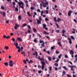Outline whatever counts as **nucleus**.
I'll list each match as a JSON object with an SVG mask.
<instances>
[{"mask_svg":"<svg viewBox=\"0 0 77 77\" xmlns=\"http://www.w3.org/2000/svg\"><path fill=\"white\" fill-rule=\"evenodd\" d=\"M15 11H18V9L16 7L15 8Z\"/></svg>","mask_w":77,"mask_h":77,"instance_id":"34","label":"nucleus"},{"mask_svg":"<svg viewBox=\"0 0 77 77\" xmlns=\"http://www.w3.org/2000/svg\"><path fill=\"white\" fill-rule=\"evenodd\" d=\"M57 26V28H60V26H58V24H57L56 23V24Z\"/></svg>","mask_w":77,"mask_h":77,"instance_id":"47","label":"nucleus"},{"mask_svg":"<svg viewBox=\"0 0 77 77\" xmlns=\"http://www.w3.org/2000/svg\"><path fill=\"white\" fill-rule=\"evenodd\" d=\"M28 33H30V30L29 29H28Z\"/></svg>","mask_w":77,"mask_h":77,"instance_id":"58","label":"nucleus"},{"mask_svg":"<svg viewBox=\"0 0 77 77\" xmlns=\"http://www.w3.org/2000/svg\"><path fill=\"white\" fill-rule=\"evenodd\" d=\"M9 66L11 67H12L14 66V64H15V62L13 63V61L12 60H10L9 62Z\"/></svg>","mask_w":77,"mask_h":77,"instance_id":"3","label":"nucleus"},{"mask_svg":"<svg viewBox=\"0 0 77 77\" xmlns=\"http://www.w3.org/2000/svg\"><path fill=\"white\" fill-rule=\"evenodd\" d=\"M39 19L40 21H41V16L39 17Z\"/></svg>","mask_w":77,"mask_h":77,"instance_id":"64","label":"nucleus"},{"mask_svg":"<svg viewBox=\"0 0 77 77\" xmlns=\"http://www.w3.org/2000/svg\"><path fill=\"white\" fill-rule=\"evenodd\" d=\"M49 70L50 71H51V70H52V66H50L49 68Z\"/></svg>","mask_w":77,"mask_h":77,"instance_id":"29","label":"nucleus"},{"mask_svg":"<svg viewBox=\"0 0 77 77\" xmlns=\"http://www.w3.org/2000/svg\"><path fill=\"white\" fill-rule=\"evenodd\" d=\"M18 4L19 5V6H20V8H22V9L24 10V3L22 1H20V2H18Z\"/></svg>","mask_w":77,"mask_h":77,"instance_id":"2","label":"nucleus"},{"mask_svg":"<svg viewBox=\"0 0 77 77\" xmlns=\"http://www.w3.org/2000/svg\"><path fill=\"white\" fill-rule=\"evenodd\" d=\"M54 21H55V22H56H56H57V20H56V17H55L54 18Z\"/></svg>","mask_w":77,"mask_h":77,"instance_id":"19","label":"nucleus"},{"mask_svg":"<svg viewBox=\"0 0 77 77\" xmlns=\"http://www.w3.org/2000/svg\"><path fill=\"white\" fill-rule=\"evenodd\" d=\"M48 59L49 61H50L51 62V57H48Z\"/></svg>","mask_w":77,"mask_h":77,"instance_id":"14","label":"nucleus"},{"mask_svg":"<svg viewBox=\"0 0 77 77\" xmlns=\"http://www.w3.org/2000/svg\"><path fill=\"white\" fill-rule=\"evenodd\" d=\"M60 53V52H59L58 51H56L55 53H56V54H59Z\"/></svg>","mask_w":77,"mask_h":77,"instance_id":"38","label":"nucleus"},{"mask_svg":"<svg viewBox=\"0 0 77 77\" xmlns=\"http://www.w3.org/2000/svg\"><path fill=\"white\" fill-rule=\"evenodd\" d=\"M65 33V30H62V34H64V33Z\"/></svg>","mask_w":77,"mask_h":77,"instance_id":"27","label":"nucleus"},{"mask_svg":"<svg viewBox=\"0 0 77 77\" xmlns=\"http://www.w3.org/2000/svg\"><path fill=\"white\" fill-rule=\"evenodd\" d=\"M33 30L34 32H36V28H33Z\"/></svg>","mask_w":77,"mask_h":77,"instance_id":"23","label":"nucleus"},{"mask_svg":"<svg viewBox=\"0 0 77 77\" xmlns=\"http://www.w3.org/2000/svg\"><path fill=\"white\" fill-rule=\"evenodd\" d=\"M41 63L42 64V66H40L39 65L38 66V68H39V67H40V68H41L42 70H43L44 69V68L45 67V63L44 61H42L41 62Z\"/></svg>","mask_w":77,"mask_h":77,"instance_id":"1","label":"nucleus"},{"mask_svg":"<svg viewBox=\"0 0 77 77\" xmlns=\"http://www.w3.org/2000/svg\"><path fill=\"white\" fill-rule=\"evenodd\" d=\"M9 20H8L6 21V23H7V24H9Z\"/></svg>","mask_w":77,"mask_h":77,"instance_id":"56","label":"nucleus"},{"mask_svg":"<svg viewBox=\"0 0 77 77\" xmlns=\"http://www.w3.org/2000/svg\"><path fill=\"white\" fill-rule=\"evenodd\" d=\"M38 12H41V11L40 10V9H38L37 10Z\"/></svg>","mask_w":77,"mask_h":77,"instance_id":"59","label":"nucleus"},{"mask_svg":"<svg viewBox=\"0 0 77 77\" xmlns=\"http://www.w3.org/2000/svg\"><path fill=\"white\" fill-rule=\"evenodd\" d=\"M49 19H48V18H45V21H49Z\"/></svg>","mask_w":77,"mask_h":77,"instance_id":"42","label":"nucleus"},{"mask_svg":"<svg viewBox=\"0 0 77 77\" xmlns=\"http://www.w3.org/2000/svg\"><path fill=\"white\" fill-rule=\"evenodd\" d=\"M47 5H45V4H44L43 5V7H44V8H46V7H47Z\"/></svg>","mask_w":77,"mask_h":77,"instance_id":"50","label":"nucleus"},{"mask_svg":"<svg viewBox=\"0 0 77 77\" xmlns=\"http://www.w3.org/2000/svg\"><path fill=\"white\" fill-rule=\"evenodd\" d=\"M66 72H65L64 71H63V75H65V74H66Z\"/></svg>","mask_w":77,"mask_h":77,"instance_id":"40","label":"nucleus"},{"mask_svg":"<svg viewBox=\"0 0 77 77\" xmlns=\"http://www.w3.org/2000/svg\"><path fill=\"white\" fill-rule=\"evenodd\" d=\"M17 27H19V26H18V25L17 24H15V26Z\"/></svg>","mask_w":77,"mask_h":77,"instance_id":"57","label":"nucleus"},{"mask_svg":"<svg viewBox=\"0 0 77 77\" xmlns=\"http://www.w3.org/2000/svg\"><path fill=\"white\" fill-rule=\"evenodd\" d=\"M68 66L69 67H70V68H73V66H72L69 65Z\"/></svg>","mask_w":77,"mask_h":77,"instance_id":"49","label":"nucleus"},{"mask_svg":"<svg viewBox=\"0 0 77 77\" xmlns=\"http://www.w3.org/2000/svg\"><path fill=\"white\" fill-rule=\"evenodd\" d=\"M48 14V10H46V14Z\"/></svg>","mask_w":77,"mask_h":77,"instance_id":"52","label":"nucleus"},{"mask_svg":"<svg viewBox=\"0 0 77 77\" xmlns=\"http://www.w3.org/2000/svg\"><path fill=\"white\" fill-rule=\"evenodd\" d=\"M1 8L2 9V10H4V9H5V8H4V7H3V6H2L1 7Z\"/></svg>","mask_w":77,"mask_h":77,"instance_id":"43","label":"nucleus"},{"mask_svg":"<svg viewBox=\"0 0 77 77\" xmlns=\"http://www.w3.org/2000/svg\"><path fill=\"white\" fill-rule=\"evenodd\" d=\"M35 54H36V57H35V58H36L37 57V56H38V52L37 51H35Z\"/></svg>","mask_w":77,"mask_h":77,"instance_id":"12","label":"nucleus"},{"mask_svg":"<svg viewBox=\"0 0 77 77\" xmlns=\"http://www.w3.org/2000/svg\"><path fill=\"white\" fill-rule=\"evenodd\" d=\"M57 60L55 61V62H59V59L58 58H57Z\"/></svg>","mask_w":77,"mask_h":77,"instance_id":"32","label":"nucleus"},{"mask_svg":"<svg viewBox=\"0 0 77 77\" xmlns=\"http://www.w3.org/2000/svg\"><path fill=\"white\" fill-rule=\"evenodd\" d=\"M61 57H62V54H60V55L58 56L59 59H61Z\"/></svg>","mask_w":77,"mask_h":77,"instance_id":"30","label":"nucleus"},{"mask_svg":"<svg viewBox=\"0 0 77 77\" xmlns=\"http://www.w3.org/2000/svg\"><path fill=\"white\" fill-rule=\"evenodd\" d=\"M55 48V46H52L51 47V50H54V49Z\"/></svg>","mask_w":77,"mask_h":77,"instance_id":"17","label":"nucleus"},{"mask_svg":"<svg viewBox=\"0 0 77 77\" xmlns=\"http://www.w3.org/2000/svg\"><path fill=\"white\" fill-rule=\"evenodd\" d=\"M15 46L16 48H18V50L17 51L18 52H20L21 51H20V46H18V43H16Z\"/></svg>","mask_w":77,"mask_h":77,"instance_id":"4","label":"nucleus"},{"mask_svg":"<svg viewBox=\"0 0 77 77\" xmlns=\"http://www.w3.org/2000/svg\"><path fill=\"white\" fill-rule=\"evenodd\" d=\"M6 15V13L5 12H3V17H5Z\"/></svg>","mask_w":77,"mask_h":77,"instance_id":"26","label":"nucleus"},{"mask_svg":"<svg viewBox=\"0 0 77 77\" xmlns=\"http://www.w3.org/2000/svg\"><path fill=\"white\" fill-rule=\"evenodd\" d=\"M45 44V43H44V42H43V44H42L41 45H42V47H44Z\"/></svg>","mask_w":77,"mask_h":77,"instance_id":"36","label":"nucleus"},{"mask_svg":"<svg viewBox=\"0 0 77 77\" xmlns=\"http://www.w3.org/2000/svg\"><path fill=\"white\" fill-rule=\"evenodd\" d=\"M21 54H24V55H25V54H26V53H25V52H24L23 51V52H22L21 53Z\"/></svg>","mask_w":77,"mask_h":77,"instance_id":"48","label":"nucleus"},{"mask_svg":"<svg viewBox=\"0 0 77 77\" xmlns=\"http://www.w3.org/2000/svg\"><path fill=\"white\" fill-rule=\"evenodd\" d=\"M25 3L26 4H28V1H25Z\"/></svg>","mask_w":77,"mask_h":77,"instance_id":"62","label":"nucleus"},{"mask_svg":"<svg viewBox=\"0 0 77 77\" xmlns=\"http://www.w3.org/2000/svg\"><path fill=\"white\" fill-rule=\"evenodd\" d=\"M27 27L29 28V29H31V27H30V25H28Z\"/></svg>","mask_w":77,"mask_h":77,"instance_id":"63","label":"nucleus"},{"mask_svg":"<svg viewBox=\"0 0 77 77\" xmlns=\"http://www.w3.org/2000/svg\"><path fill=\"white\" fill-rule=\"evenodd\" d=\"M37 59H39L40 60H41H41H42V58H40V56H39L37 58Z\"/></svg>","mask_w":77,"mask_h":77,"instance_id":"21","label":"nucleus"},{"mask_svg":"<svg viewBox=\"0 0 77 77\" xmlns=\"http://www.w3.org/2000/svg\"><path fill=\"white\" fill-rule=\"evenodd\" d=\"M64 57L65 58H66L67 59V58H68V55H66L64 56Z\"/></svg>","mask_w":77,"mask_h":77,"instance_id":"35","label":"nucleus"},{"mask_svg":"<svg viewBox=\"0 0 77 77\" xmlns=\"http://www.w3.org/2000/svg\"><path fill=\"white\" fill-rule=\"evenodd\" d=\"M29 39H32V35H30L29 36Z\"/></svg>","mask_w":77,"mask_h":77,"instance_id":"24","label":"nucleus"},{"mask_svg":"<svg viewBox=\"0 0 77 77\" xmlns=\"http://www.w3.org/2000/svg\"><path fill=\"white\" fill-rule=\"evenodd\" d=\"M37 34L38 35L39 38H41V35H40V34H38V33H37Z\"/></svg>","mask_w":77,"mask_h":77,"instance_id":"45","label":"nucleus"},{"mask_svg":"<svg viewBox=\"0 0 77 77\" xmlns=\"http://www.w3.org/2000/svg\"><path fill=\"white\" fill-rule=\"evenodd\" d=\"M23 50V47H21L20 48V50Z\"/></svg>","mask_w":77,"mask_h":77,"instance_id":"60","label":"nucleus"},{"mask_svg":"<svg viewBox=\"0 0 77 77\" xmlns=\"http://www.w3.org/2000/svg\"><path fill=\"white\" fill-rule=\"evenodd\" d=\"M58 45L60 47H62V45L61 44V43L60 42H58Z\"/></svg>","mask_w":77,"mask_h":77,"instance_id":"8","label":"nucleus"},{"mask_svg":"<svg viewBox=\"0 0 77 77\" xmlns=\"http://www.w3.org/2000/svg\"><path fill=\"white\" fill-rule=\"evenodd\" d=\"M5 48L6 50H8V49H9V47H8L5 46Z\"/></svg>","mask_w":77,"mask_h":77,"instance_id":"51","label":"nucleus"},{"mask_svg":"<svg viewBox=\"0 0 77 77\" xmlns=\"http://www.w3.org/2000/svg\"><path fill=\"white\" fill-rule=\"evenodd\" d=\"M9 38H10L9 36H6V39H9Z\"/></svg>","mask_w":77,"mask_h":77,"instance_id":"46","label":"nucleus"},{"mask_svg":"<svg viewBox=\"0 0 77 77\" xmlns=\"http://www.w3.org/2000/svg\"><path fill=\"white\" fill-rule=\"evenodd\" d=\"M27 26V24L26 23H24L23 24L22 27H25V26Z\"/></svg>","mask_w":77,"mask_h":77,"instance_id":"16","label":"nucleus"},{"mask_svg":"<svg viewBox=\"0 0 77 77\" xmlns=\"http://www.w3.org/2000/svg\"><path fill=\"white\" fill-rule=\"evenodd\" d=\"M27 15H29V16L30 17H31V15H30V14H29V12H27Z\"/></svg>","mask_w":77,"mask_h":77,"instance_id":"61","label":"nucleus"},{"mask_svg":"<svg viewBox=\"0 0 77 77\" xmlns=\"http://www.w3.org/2000/svg\"><path fill=\"white\" fill-rule=\"evenodd\" d=\"M42 26H43V28L44 29L46 27V26H47V25L45 24H43L42 25Z\"/></svg>","mask_w":77,"mask_h":77,"instance_id":"13","label":"nucleus"},{"mask_svg":"<svg viewBox=\"0 0 77 77\" xmlns=\"http://www.w3.org/2000/svg\"><path fill=\"white\" fill-rule=\"evenodd\" d=\"M55 66H58V64L57 63H55L54 64Z\"/></svg>","mask_w":77,"mask_h":77,"instance_id":"31","label":"nucleus"},{"mask_svg":"<svg viewBox=\"0 0 77 77\" xmlns=\"http://www.w3.org/2000/svg\"><path fill=\"white\" fill-rule=\"evenodd\" d=\"M12 40L13 42H14L15 41V39L14 38H13L12 39Z\"/></svg>","mask_w":77,"mask_h":77,"instance_id":"37","label":"nucleus"},{"mask_svg":"<svg viewBox=\"0 0 77 77\" xmlns=\"http://www.w3.org/2000/svg\"><path fill=\"white\" fill-rule=\"evenodd\" d=\"M71 38H72V39H73V40H75V38L73 36H71L70 37Z\"/></svg>","mask_w":77,"mask_h":77,"instance_id":"20","label":"nucleus"},{"mask_svg":"<svg viewBox=\"0 0 77 77\" xmlns=\"http://www.w3.org/2000/svg\"><path fill=\"white\" fill-rule=\"evenodd\" d=\"M4 64L5 65V66H8L9 65L8 63H7V62H5V63H4Z\"/></svg>","mask_w":77,"mask_h":77,"instance_id":"11","label":"nucleus"},{"mask_svg":"<svg viewBox=\"0 0 77 77\" xmlns=\"http://www.w3.org/2000/svg\"><path fill=\"white\" fill-rule=\"evenodd\" d=\"M39 42L40 43H43V42H44L43 41H41V40H40L39 41Z\"/></svg>","mask_w":77,"mask_h":77,"instance_id":"55","label":"nucleus"},{"mask_svg":"<svg viewBox=\"0 0 77 77\" xmlns=\"http://www.w3.org/2000/svg\"><path fill=\"white\" fill-rule=\"evenodd\" d=\"M23 63H25V64H26V60H23Z\"/></svg>","mask_w":77,"mask_h":77,"instance_id":"54","label":"nucleus"},{"mask_svg":"<svg viewBox=\"0 0 77 77\" xmlns=\"http://www.w3.org/2000/svg\"><path fill=\"white\" fill-rule=\"evenodd\" d=\"M30 9L32 11H33V10L34 9V8H33V7H31L30 8Z\"/></svg>","mask_w":77,"mask_h":77,"instance_id":"39","label":"nucleus"},{"mask_svg":"<svg viewBox=\"0 0 77 77\" xmlns=\"http://www.w3.org/2000/svg\"><path fill=\"white\" fill-rule=\"evenodd\" d=\"M33 63V62L32 60H30V61L28 62V63Z\"/></svg>","mask_w":77,"mask_h":77,"instance_id":"28","label":"nucleus"},{"mask_svg":"<svg viewBox=\"0 0 77 77\" xmlns=\"http://www.w3.org/2000/svg\"><path fill=\"white\" fill-rule=\"evenodd\" d=\"M68 40L69 41V44H72V42L71 41V39L70 38H68Z\"/></svg>","mask_w":77,"mask_h":77,"instance_id":"6","label":"nucleus"},{"mask_svg":"<svg viewBox=\"0 0 77 77\" xmlns=\"http://www.w3.org/2000/svg\"><path fill=\"white\" fill-rule=\"evenodd\" d=\"M18 19L19 20H21V16H18Z\"/></svg>","mask_w":77,"mask_h":77,"instance_id":"25","label":"nucleus"},{"mask_svg":"<svg viewBox=\"0 0 77 77\" xmlns=\"http://www.w3.org/2000/svg\"><path fill=\"white\" fill-rule=\"evenodd\" d=\"M63 68H64V69H65V70H68V69H67V68H66V67L65 66H63Z\"/></svg>","mask_w":77,"mask_h":77,"instance_id":"18","label":"nucleus"},{"mask_svg":"<svg viewBox=\"0 0 77 77\" xmlns=\"http://www.w3.org/2000/svg\"><path fill=\"white\" fill-rule=\"evenodd\" d=\"M72 11H69L68 14V15L69 17L71 16V13H72Z\"/></svg>","mask_w":77,"mask_h":77,"instance_id":"5","label":"nucleus"},{"mask_svg":"<svg viewBox=\"0 0 77 77\" xmlns=\"http://www.w3.org/2000/svg\"><path fill=\"white\" fill-rule=\"evenodd\" d=\"M60 20H61V19H60L58 18L57 20V22H59V21H60Z\"/></svg>","mask_w":77,"mask_h":77,"instance_id":"33","label":"nucleus"},{"mask_svg":"<svg viewBox=\"0 0 77 77\" xmlns=\"http://www.w3.org/2000/svg\"><path fill=\"white\" fill-rule=\"evenodd\" d=\"M17 40L20 42H21V41H22V39L20 38V37H17Z\"/></svg>","mask_w":77,"mask_h":77,"instance_id":"7","label":"nucleus"},{"mask_svg":"<svg viewBox=\"0 0 77 77\" xmlns=\"http://www.w3.org/2000/svg\"><path fill=\"white\" fill-rule=\"evenodd\" d=\"M67 77H71V75H69L68 74H67Z\"/></svg>","mask_w":77,"mask_h":77,"instance_id":"53","label":"nucleus"},{"mask_svg":"<svg viewBox=\"0 0 77 77\" xmlns=\"http://www.w3.org/2000/svg\"><path fill=\"white\" fill-rule=\"evenodd\" d=\"M41 21H40V20H39L38 21H37V24H41Z\"/></svg>","mask_w":77,"mask_h":77,"instance_id":"22","label":"nucleus"},{"mask_svg":"<svg viewBox=\"0 0 77 77\" xmlns=\"http://www.w3.org/2000/svg\"><path fill=\"white\" fill-rule=\"evenodd\" d=\"M45 62L46 64H48V61L46 60H45Z\"/></svg>","mask_w":77,"mask_h":77,"instance_id":"41","label":"nucleus"},{"mask_svg":"<svg viewBox=\"0 0 77 77\" xmlns=\"http://www.w3.org/2000/svg\"><path fill=\"white\" fill-rule=\"evenodd\" d=\"M52 59L53 60H55V59H56V58H55V57L53 56L52 57Z\"/></svg>","mask_w":77,"mask_h":77,"instance_id":"44","label":"nucleus"},{"mask_svg":"<svg viewBox=\"0 0 77 77\" xmlns=\"http://www.w3.org/2000/svg\"><path fill=\"white\" fill-rule=\"evenodd\" d=\"M44 33L45 35H49V33L45 31H44Z\"/></svg>","mask_w":77,"mask_h":77,"instance_id":"15","label":"nucleus"},{"mask_svg":"<svg viewBox=\"0 0 77 77\" xmlns=\"http://www.w3.org/2000/svg\"><path fill=\"white\" fill-rule=\"evenodd\" d=\"M70 54L71 55L74 54V51L71 50L70 52Z\"/></svg>","mask_w":77,"mask_h":77,"instance_id":"9","label":"nucleus"},{"mask_svg":"<svg viewBox=\"0 0 77 77\" xmlns=\"http://www.w3.org/2000/svg\"><path fill=\"white\" fill-rule=\"evenodd\" d=\"M12 4L13 5V6L14 8H15V5H16L15 2H13L12 3Z\"/></svg>","mask_w":77,"mask_h":77,"instance_id":"10","label":"nucleus"}]
</instances>
